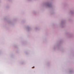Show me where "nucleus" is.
Wrapping results in <instances>:
<instances>
[{
    "label": "nucleus",
    "mask_w": 74,
    "mask_h": 74,
    "mask_svg": "<svg viewBox=\"0 0 74 74\" xmlns=\"http://www.w3.org/2000/svg\"><path fill=\"white\" fill-rule=\"evenodd\" d=\"M47 5L48 6H49V7L50 6V5H51V4H49V3L48 4H47Z\"/></svg>",
    "instance_id": "f257e3e1"
},
{
    "label": "nucleus",
    "mask_w": 74,
    "mask_h": 74,
    "mask_svg": "<svg viewBox=\"0 0 74 74\" xmlns=\"http://www.w3.org/2000/svg\"><path fill=\"white\" fill-rule=\"evenodd\" d=\"M32 68H34V66Z\"/></svg>",
    "instance_id": "f03ea898"
}]
</instances>
